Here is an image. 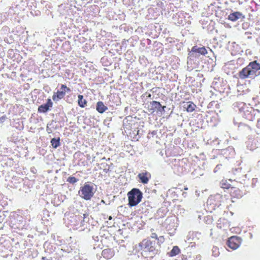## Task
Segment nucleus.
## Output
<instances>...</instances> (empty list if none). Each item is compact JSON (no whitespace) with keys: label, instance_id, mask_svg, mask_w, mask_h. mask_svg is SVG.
Instances as JSON below:
<instances>
[{"label":"nucleus","instance_id":"18","mask_svg":"<svg viewBox=\"0 0 260 260\" xmlns=\"http://www.w3.org/2000/svg\"><path fill=\"white\" fill-rule=\"evenodd\" d=\"M149 207V206L148 202H144L141 204L140 208L139 209V211H140L141 214L146 213L148 210V207Z\"/></svg>","mask_w":260,"mask_h":260},{"label":"nucleus","instance_id":"20","mask_svg":"<svg viewBox=\"0 0 260 260\" xmlns=\"http://www.w3.org/2000/svg\"><path fill=\"white\" fill-rule=\"evenodd\" d=\"M51 144L53 148H56L60 145V138H52L51 140Z\"/></svg>","mask_w":260,"mask_h":260},{"label":"nucleus","instance_id":"3","mask_svg":"<svg viewBox=\"0 0 260 260\" xmlns=\"http://www.w3.org/2000/svg\"><path fill=\"white\" fill-rule=\"evenodd\" d=\"M128 205L129 207L137 206L142 200L143 194L138 188H133L127 193Z\"/></svg>","mask_w":260,"mask_h":260},{"label":"nucleus","instance_id":"16","mask_svg":"<svg viewBox=\"0 0 260 260\" xmlns=\"http://www.w3.org/2000/svg\"><path fill=\"white\" fill-rule=\"evenodd\" d=\"M242 13L239 12H235L230 14L228 16V19L232 21H236L240 18Z\"/></svg>","mask_w":260,"mask_h":260},{"label":"nucleus","instance_id":"4","mask_svg":"<svg viewBox=\"0 0 260 260\" xmlns=\"http://www.w3.org/2000/svg\"><path fill=\"white\" fill-rule=\"evenodd\" d=\"M93 186L88 183H85L79 190L80 197L85 200H90L94 195Z\"/></svg>","mask_w":260,"mask_h":260},{"label":"nucleus","instance_id":"15","mask_svg":"<svg viewBox=\"0 0 260 260\" xmlns=\"http://www.w3.org/2000/svg\"><path fill=\"white\" fill-rule=\"evenodd\" d=\"M221 187L224 189H229L231 188V194L232 196H233L235 193L240 191L239 189L233 187H231V185L230 184L223 182V181L221 183Z\"/></svg>","mask_w":260,"mask_h":260},{"label":"nucleus","instance_id":"11","mask_svg":"<svg viewBox=\"0 0 260 260\" xmlns=\"http://www.w3.org/2000/svg\"><path fill=\"white\" fill-rule=\"evenodd\" d=\"M150 105L151 108L149 110V111L153 113L156 110H159L160 108H162L163 110H164L165 106H161L160 103L158 102L153 101L150 103Z\"/></svg>","mask_w":260,"mask_h":260},{"label":"nucleus","instance_id":"24","mask_svg":"<svg viewBox=\"0 0 260 260\" xmlns=\"http://www.w3.org/2000/svg\"><path fill=\"white\" fill-rule=\"evenodd\" d=\"M157 240H159L161 243H163L165 241V238L163 236H161L158 238Z\"/></svg>","mask_w":260,"mask_h":260},{"label":"nucleus","instance_id":"8","mask_svg":"<svg viewBox=\"0 0 260 260\" xmlns=\"http://www.w3.org/2000/svg\"><path fill=\"white\" fill-rule=\"evenodd\" d=\"M181 104L183 109H184L187 112H192L194 111L196 108V105L191 101H183L181 103Z\"/></svg>","mask_w":260,"mask_h":260},{"label":"nucleus","instance_id":"26","mask_svg":"<svg viewBox=\"0 0 260 260\" xmlns=\"http://www.w3.org/2000/svg\"><path fill=\"white\" fill-rule=\"evenodd\" d=\"M111 219H112V217H111V216H109V220H111Z\"/></svg>","mask_w":260,"mask_h":260},{"label":"nucleus","instance_id":"7","mask_svg":"<svg viewBox=\"0 0 260 260\" xmlns=\"http://www.w3.org/2000/svg\"><path fill=\"white\" fill-rule=\"evenodd\" d=\"M256 112H258V111H255L251 108L248 109V108L247 107L246 109L243 111V116L247 120L252 121L255 119Z\"/></svg>","mask_w":260,"mask_h":260},{"label":"nucleus","instance_id":"22","mask_svg":"<svg viewBox=\"0 0 260 260\" xmlns=\"http://www.w3.org/2000/svg\"><path fill=\"white\" fill-rule=\"evenodd\" d=\"M256 127L257 129V133H260V118L257 120Z\"/></svg>","mask_w":260,"mask_h":260},{"label":"nucleus","instance_id":"5","mask_svg":"<svg viewBox=\"0 0 260 260\" xmlns=\"http://www.w3.org/2000/svg\"><path fill=\"white\" fill-rule=\"evenodd\" d=\"M71 91L70 88L68 87L66 84H61L60 89L53 93L52 99L54 102H58L63 99L67 93H69Z\"/></svg>","mask_w":260,"mask_h":260},{"label":"nucleus","instance_id":"6","mask_svg":"<svg viewBox=\"0 0 260 260\" xmlns=\"http://www.w3.org/2000/svg\"><path fill=\"white\" fill-rule=\"evenodd\" d=\"M242 239L237 236H232L228 241V246L233 250L237 249L241 244Z\"/></svg>","mask_w":260,"mask_h":260},{"label":"nucleus","instance_id":"1","mask_svg":"<svg viewBox=\"0 0 260 260\" xmlns=\"http://www.w3.org/2000/svg\"><path fill=\"white\" fill-rule=\"evenodd\" d=\"M260 64L256 60L250 62L238 73V76L241 79L248 78L253 79L260 74Z\"/></svg>","mask_w":260,"mask_h":260},{"label":"nucleus","instance_id":"10","mask_svg":"<svg viewBox=\"0 0 260 260\" xmlns=\"http://www.w3.org/2000/svg\"><path fill=\"white\" fill-rule=\"evenodd\" d=\"M138 177L141 183L147 184L151 178V174L149 172L145 171V172L139 174Z\"/></svg>","mask_w":260,"mask_h":260},{"label":"nucleus","instance_id":"19","mask_svg":"<svg viewBox=\"0 0 260 260\" xmlns=\"http://www.w3.org/2000/svg\"><path fill=\"white\" fill-rule=\"evenodd\" d=\"M180 252V249L177 246H175L169 253V255L171 257L178 254Z\"/></svg>","mask_w":260,"mask_h":260},{"label":"nucleus","instance_id":"25","mask_svg":"<svg viewBox=\"0 0 260 260\" xmlns=\"http://www.w3.org/2000/svg\"><path fill=\"white\" fill-rule=\"evenodd\" d=\"M42 259L45 260L46 259V257H42Z\"/></svg>","mask_w":260,"mask_h":260},{"label":"nucleus","instance_id":"9","mask_svg":"<svg viewBox=\"0 0 260 260\" xmlns=\"http://www.w3.org/2000/svg\"><path fill=\"white\" fill-rule=\"evenodd\" d=\"M53 106V103L52 102L50 99H48L47 103L45 104L41 105L38 108V112L40 113H46L47 112L50 108H51Z\"/></svg>","mask_w":260,"mask_h":260},{"label":"nucleus","instance_id":"2","mask_svg":"<svg viewBox=\"0 0 260 260\" xmlns=\"http://www.w3.org/2000/svg\"><path fill=\"white\" fill-rule=\"evenodd\" d=\"M139 246L142 253L145 255L147 253L149 254L150 255L149 257H153L156 253L155 241L145 239L139 243Z\"/></svg>","mask_w":260,"mask_h":260},{"label":"nucleus","instance_id":"17","mask_svg":"<svg viewBox=\"0 0 260 260\" xmlns=\"http://www.w3.org/2000/svg\"><path fill=\"white\" fill-rule=\"evenodd\" d=\"M78 98V105L81 108H84L87 105V101L84 99L83 95L81 94H79Z\"/></svg>","mask_w":260,"mask_h":260},{"label":"nucleus","instance_id":"13","mask_svg":"<svg viewBox=\"0 0 260 260\" xmlns=\"http://www.w3.org/2000/svg\"><path fill=\"white\" fill-rule=\"evenodd\" d=\"M191 52H197L203 55H205L208 53V51L205 47L198 48L197 46L192 47Z\"/></svg>","mask_w":260,"mask_h":260},{"label":"nucleus","instance_id":"21","mask_svg":"<svg viewBox=\"0 0 260 260\" xmlns=\"http://www.w3.org/2000/svg\"><path fill=\"white\" fill-rule=\"evenodd\" d=\"M67 181V182H69L70 183L74 184V183H76L78 181V179H77L75 177L70 176V177L68 178Z\"/></svg>","mask_w":260,"mask_h":260},{"label":"nucleus","instance_id":"23","mask_svg":"<svg viewBox=\"0 0 260 260\" xmlns=\"http://www.w3.org/2000/svg\"><path fill=\"white\" fill-rule=\"evenodd\" d=\"M151 237L153 239H158V237L155 233H152L151 235Z\"/></svg>","mask_w":260,"mask_h":260},{"label":"nucleus","instance_id":"14","mask_svg":"<svg viewBox=\"0 0 260 260\" xmlns=\"http://www.w3.org/2000/svg\"><path fill=\"white\" fill-rule=\"evenodd\" d=\"M96 110L100 113H103L108 110V107L106 106L104 103L99 101L96 103Z\"/></svg>","mask_w":260,"mask_h":260},{"label":"nucleus","instance_id":"12","mask_svg":"<svg viewBox=\"0 0 260 260\" xmlns=\"http://www.w3.org/2000/svg\"><path fill=\"white\" fill-rule=\"evenodd\" d=\"M102 256L106 259H111L114 255V252L112 249H105L102 251Z\"/></svg>","mask_w":260,"mask_h":260}]
</instances>
